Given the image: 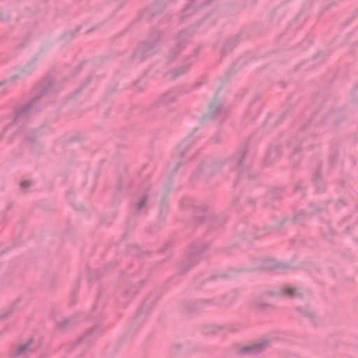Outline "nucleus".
Listing matches in <instances>:
<instances>
[{
	"mask_svg": "<svg viewBox=\"0 0 358 358\" xmlns=\"http://www.w3.org/2000/svg\"><path fill=\"white\" fill-rule=\"evenodd\" d=\"M31 185L29 181H23L20 183V186L22 188H26L29 187Z\"/></svg>",
	"mask_w": 358,
	"mask_h": 358,
	"instance_id": "f257e3e1",
	"label": "nucleus"
},
{
	"mask_svg": "<svg viewBox=\"0 0 358 358\" xmlns=\"http://www.w3.org/2000/svg\"><path fill=\"white\" fill-rule=\"evenodd\" d=\"M294 292V289H292V288H287L285 289V294H288V295H292Z\"/></svg>",
	"mask_w": 358,
	"mask_h": 358,
	"instance_id": "f03ea898",
	"label": "nucleus"
},
{
	"mask_svg": "<svg viewBox=\"0 0 358 358\" xmlns=\"http://www.w3.org/2000/svg\"><path fill=\"white\" fill-rule=\"evenodd\" d=\"M248 350H252L253 349H252V348H250Z\"/></svg>",
	"mask_w": 358,
	"mask_h": 358,
	"instance_id": "39448f33",
	"label": "nucleus"
},
{
	"mask_svg": "<svg viewBox=\"0 0 358 358\" xmlns=\"http://www.w3.org/2000/svg\"><path fill=\"white\" fill-rule=\"evenodd\" d=\"M146 202V199L143 198L141 203L138 204V209H141Z\"/></svg>",
	"mask_w": 358,
	"mask_h": 358,
	"instance_id": "7ed1b4c3",
	"label": "nucleus"
},
{
	"mask_svg": "<svg viewBox=\"0 0 358 358\" xmlns=\"http://www.w3.org/2000/svg\"><path fill=\"white\" fill-rule=\"evenodd\" d=\"M23 351H24V348H20V349L19 350V353H21V352H22Z\"/></svg>",
	"mask_w": 358,
	"mask_h": 358,
	"instance_id": "20e7f679",
	"label": "nucleus"
}]
</instances>
